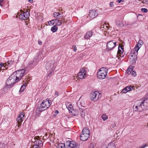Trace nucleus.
<instances>
[{"label":"nucleus","mask_w":148,"mask_h":148,"mask_svg":"<svg viewBox=\"0 0 148 148\" xmlns=\"http://www.w3.org/2000/svg\"><path fill=\"white\" fill-rule=\"evenodd\" d=\"M148 107V98L143 100L138 101L134 106V111H142Z\"/></svg>","instance_id":"obj_1"},{"label":"nucleus","mask_w":148,"mask_h":148,"mask_svg":"<svg viewBox=\"0 0 148 148\" xmlns=\"http://www.w3.org/2000/svg\"><path fill=\"white\" fill-rule=\"evenodd\" d=\"M51 101L48 99H46L43 101L40 104L39 107L36 108V112L38 114L43 111L47 109L51 104Z\"/></svg>","instance_id":"obj_2"},{"label":"nucleus","mask_w":148,"mask_h":148,"mask_svg":"<svg viewBox=\"0 0 148 148\" xmlns=\"http://www.w3.org/2000/svg\"><path fill=\"white\" fill-rule=\"evenodd\" d=\"M44 52L40 51L37 54L36 56L34 59L33 62H31L28 64V66L30 67H32L35 66L37 63L41 60L43 57V54Z\"/></svg>","instance_id":"obj_3"},{"label":"nucleus","mask_w":148,"mask_h":148,"mask_svg":"<svg viewBox=\"0 0 148 148\" xmlns=\"http://www.w3.org/2000/svg\"><path fill=\"white\" fill-rule=\"evenodd\" d=\"M56 66V65L53 60H50L46 63L45 66V68L47 71L49 73L48 74L50 75L52 73Z\"/></svg>","instance_id":"obj_4"},{"label":"nucleus","mask_w":148,"mask_h":148,"mask_svg":"<svg viewBox=\"0 0 148 148\" xmlns=\"http://www.w3.org/2000/svg\"><path fill=\"white\" fill-rule=\"evenodd\" d=\"M90 132L87 127H84L82 130L80 136V139L82 141H85L89 137Z\"/></svg>","instance_id":"obj_5"},{"label":"nucleus","mask_w":148,"mask_h":148,"mask_svg":"<svg viewBox=\"0 0 148 148\" xmlns=\"http://www.w3.org/2000/svg\"><path fill=\"white\" fill-rule=\"evenodd\" d=\"M39 138V136H36L34 137V145L28 148H40L42 145V141Z\"/></svg>","instance_id":"obj_6"},{"label":"nucleus","mask_w":148,"mask_h":148,"mask_svg":"<svg viewBox=\"0 0 148 148\" xmlns=\"http://www.w3.org/2000/svg\"><path fill=\"white\" fill-rule=\"evenodd\" d=\"M108 69L105 67L101 68L97 72V76L100 79H103L106 77L107 74Z\"/></svg>","instance_id":"obj_7"},{"label":"nucleus","mask_w":148,"mask_h":148,"mask_svg":"<svg viewBox=\"0 0 148 148\" xmlns=\"http://www.w3.org/2000/svg\"><path fill=\"white\" fill-rule=\"evenodd\" d=\"M101 97L100 93L98 91L92 92L90 96V100L94 101H97Z\"/></svg>","instance_id":"obj_8"},{"label":"nucleus","mask_w":148,"mask_h":148,"mask_svg":"<svg viewBox=\"0 0 148 148\" xmlns=\"http://www.w3.org/2000/svg\"><path fill=\"white\" fill-rule=\"evenodd\" d=\"M15 73H13L7 79L6 83L7 85L9 86V87H11L15 83Z\"/></svg>","instance_id":"obj_9"},{"label":"nucleus","mask_w":148,"mask_h":148,"mask_svg":"<svg viewBox=\"0 0 148 148\" xmlns=\"http://www.w3.org/2000/svg\"><path fill=\"white\" fill-rule=\"evenodd\" d=\"M101 9L98 8L95 10H91L89 11V15L91 18H93L96 17L98 14L99 13H101Z\"/></svg>","instance_id":"obj_10"},{"label":"nucleus","mask_w":148,"mask_h":148,"mask_svg":"<svg viewBox=\"0 0 148 148\" xmlns=\"http://www.w3.org/2000/svg\"><path fill=\"white\" fill-rule=\"evenodd\" d=\"M77 76L80 79H84L86 77V71L84 68H82L80 69Z\"/></svg>","instance_id":"obj_11"},{"label":"nucleus","mask_w":148,"mask_h":148,"mask_svg":"<svg viewBox=\"0 0 148 148\" xmlns=\"http://www.w3.org/2000/svg\"><path fill=\"white\" fill-rule=\"evenodd\" d=\"M29 16V13L28 11H26L19 15L20 19L23 20L27 19Z\"/></svg>","instance_id":"obj_12"},{"label":"nucleus","mask_w":148,"mask_h":148,"mask_svg":"<svg viewBox=\"0 0 148 148\" xmlns=\"http://www.w3.org/2000/svg\"><path fill=\"white\" fill-rule=\"evenodd\" d=\"M66 148H75L76 144L73 141H69L66 143Z\"/></svg>","instance_id":"obj_13"},{"label":"nucleus","mask_w":148,"mask_h":148,"mask_svg":"<svg viewBox=\"0 0 148 148\" xmlns=\"http://www.w3.org/2000/svg\"><path fill=\"white\" fill-rule=\"evenodd\" d=\"M116 44V42H114L112 41H110L107 43V48L109 50L112 49L115 46Z\"/></svg>","instance_id":"obj_14"},{"label":"nucleus","mask_w":148,"mask_h":148,"mask_svg":"<svg viewBox=\"0 0 148 148\" xmlns=\"http://www.w3.org/2000/svg\"><path fill=\"white\" fill-rule=\"evenodd\" d=\"M143 44V42L142 40L139 39L137 44L136 45L135 48V51H138L139 49Z\"/></svg>","instance_id":"obj_15"},{"label":"nucleus","mask_w":148,"mask_h":148,"mask_svg":"<svg viewBox=\"0 0 148 148\" xmlns=\"http://www.w3.org/2000/svg\"><path fill=\"white\" fill-rule=\"evenodd\" d=\"M25 72V71L24 69H21L17 71L16 73H15V75H16V76L20 78V79H21V78L24 75V74Z\"/></svg>","instance_id":"obj_16"},{"label":"nucleus","mask_w":148,"mask_h":148,"mask_svg":"<svg viewBox=\"0 0 148 148\" xmlns=\"http://www.w3.org/2000/svg\"><path fill=\"white\" fill-rule=\"evenodd\" d=\"M11 87H9V86L6 85L3 88L0 90V92L2 94H4L5 93L7 92L9 89Z\"/></svg>","instance_id":"obj_17"},{"label":"nucleus","mask_w":148,"mask_h":148,"mask_svg":"<svg viewBox=\"0 0 148 148\" xmlns=\"http://www.w3.org/2000/svg\"><path fill=\"white\" fill-rule=\"evenodd\" d=\"M133 69L132 68H131L130 67V66H129L128 69L127 71V73L129 74H131L133 76H135L136 75V73L134 71H132Z\"/></svg>","instance_id":"obj_18"},{"label":"nucleus","mask_w":148,"mask_h":148,"mask_svg":"<svg viewBox=\"0 0 148 148\" xmlns=\"http://www.w3.org/2000/svg\"><path fill=\"white\" fill-rule=\"evenodd\" d=\"M138 53V51H132L130 53L129 56V57L130 58H134L135 57H137V55Z\"/></svg>","instance_id":"obj_19"},{"label":"nucleus","mask_w":148,"mask_h":148,"mask_svg":"<svg viewBox=\"0 0 148 148\" xmlns=\"http://www.w3.org/2000/svg\"><path fill=\"white\" fill-rule=\"evenodd\" d=\"M16 120L17 122L18 125H16V127L18 128L21 125V122L23 121V119L18 116Z\"/></svg>","instance_id":"obj_20"},{"label":"nucleus","mask_w":148,"mask_h":148,"mask_svg":"<svg viewBox=\"0 0 148 148\" xmlns=\"http://www.w3.org/2000/svg\"><path fill=\"white\" fill-rule=\"evenodd\" d=\"M123 50H119L117 52V54L116 56V58H118V60H120V58L119 57H123L124 56V55L121 56L122 54L123 53Z\"/></svg>","instance_id":"obj_21"},{"label":"nucleus","mask_w":148,"mask_h":148,"mask_svg":"<svg viewBox=\"0 0 148 148\" xmlns=\"http://www.w3.org/2000/svg\"><path fill=\"white\" fill-rule=\"evenodd\" d=\"M92 36V32L90 31L87 32L84 38L86 39H89Z\"/></svg>","instance_id":"obj_22"},{"label":"nucleus","mask_w":148,"mask_h":148,"mask_svg":"<svg viewBox=\"0 0 148 148\" xmlns=\"http://www.w3.org/2000/svg\"><path fill=\"white\" fill-rule=\"evenodd\" d=\"M115 142H111L110 143L106 148H116Z\"/></svg>","instance_id":"obj_23"},{"label":"nucleus","mask_w":148,"mask_h":148,"mask_svg":"<svg viewBox=\"0 0 148 148\" xmlns=\"http://www.w3.org/2000/svg\"><path fill=\"white\" fill-rule=\"evenodd\" d=\"M100 28L101 30H107L109 28L108 26L107 25V24L106 23L101 25L100 27Z\"/></svg>","instance_id":"obj_24"},{"label":"nucleus","mask_w":148,"mask_h":148,"mask_svg":"<svg viewBox=\"0 0 148 148\" xmlns=\"http://www.w3.org/2000/svg\"><path fill=\"white\" fill-rule=\"evenodd\" d=\"M137 57L136 56L134 58H130V60L131 63L132 64H134L136 63V60H137Z\"/></svg>","instance_id":"obj_25"},{"label":"nucleus","mask_w":148,"mask_h":148,"mask_svg":"<svg viewBox=\"0 0 148 148\" xmlns=\"http://www.w3.org/2000/svg\"><path fill=\"white\" fill-rule=\"evenodd\" d=\"M54 25L56 26H60L62 24V22L59 20L57 19L54 20Z\"/></svg>","instance_id":"obj_26"},{"label":"nucleus","mask_w":148,"mask_h":148,"mask_svg":"<svg viewBox=\"0 0 148 148\" xmlns=\"http://www.w3.org/2000/svg\"><path fill=\"white\" fill-rule=\"evenodd\" d=\"M116 25L118 27H122L124 26L123 23L119 21H117L116 22Z\"/></svg>","instance_id":"obj_27"},{"label":"nucleus","mask_w":148,"mask_h":148,"mask_svg":"<svg viewBox=\"0 0 148 148\" xmlns=\"http://www.w3.org/2000/svg\"><path fill=\"white\" fill-rule=\"evenodd\" d=\"M70 113L71 114L74 116H75L76 115H77L78 114L79 112L77 110H76L75 109H73Z\"/></svg>","instance_id":"obj_28"},{"label":"nucleus","mask_w":148,"mask_h":148,"mask_svg":"<svg viewBox=\"0 0 148 148\" xmlns=\"http://www.w3.org/2000/svg\"><path fill=\"white\" fill-rule=\"evenodd\" d=\"M66 107L68 110L70 112L73 109L72 105L70 104H69V105H68V104H67Z\"/></svg>","instance_id":"obj_29"},{"label":"nucleus","mask_w":148,"mask_h":148,"mask_svg":"<svg viewBox=\"0 0 148 148\" xmlns=\"http://www.w3.org/2000/svg\"><path fill=\"white\" fill-rule=\"evenodd\" d=\"M56 148H65V145L64 144L59 143L56 146Z\"/></svg>","instance_id":"obj_30"},{"label":"nucleus","mask_w":148,"mask_h":148,"mask_svg":"<svg viewBox=\"0 0 148 148\" xmlns=\"http://www.w3.org/2000/svg\"><path fill=\"white\" fill-rule=\"evenodd\" d=\"M27 85V84L25 83L24 85L22 86L19 90V92H22L24 91V90L25 88V87Z\"/></svg>","instance_id":"obj_31"},{"label":"nucleus","mask_w":148,"mask_h":148,"mask_svg":"<svg viewBox=\"0 0 148 148\" xmlns=\"http://www.w3.org/2000/svg\"><path fill=\"white\" fill-rule=\"evenodd\" d=\"M103 121H105L108 119V116L106 114H103L101 116Z\"/></svg>","instance_id":"obj_32"},{"label":"nucleus","mask_w":148,"mask_h":148,"mask_svg":"<svg viewBox=\"0 0 148 148\" xmlns=\"http://www.w3.org/2000/svg\"><path fill=\"white\" fill-rule=\"evenodd\" d=\"M58 28L55 25H54V26H53L51 29V30L53 32H56Z\"/></svg>","instance_id":"obj_33"},{"label":"nucleus","mask_w":148,"mask_h":148,"mask_svg":"<svg viewBox=\"0 0 148 148\" xmlns=\"http://www.w3.org/2000/svg\"><path fill=\"white\" fill-rule=\"evenodd\" d=\"M53 16L56 18H60V17H62L61 16H58L57 12H55L53 14Z\"/></svg>","instance_id":"obj_34"},{"label":"nucleus","mask_w":148,"mask_h":148,"mask_svg":"<svg viewBox=\"0 0 148 148\" xmlns=\"http://www.w3.org/2000/svg\"><path fill=\"white\" fill-rule=\"evenodd\" d=\"M13 63V61L12 60H10L8 61L6 63V65L10 66Z\"/></svg>","instance_id":"obj_35"},{"label":"nucleus","mask_w":148,"mask_h":148,"mask_svg":"<svg viewBox=\"0 0 148 148\" xmlns=\"http://www.w3.org/2000/svg\"><path fill=\"white\" fill-rule=\"evenodd\" d=\"M48 24L49 25H53L55 24L54 20H52L48 22Z\"/></svg>","instance_id":"obj_36"},{"label":"nucleus","mask_w":148,"mask_h":148,"mask_svg":"<svg viewBox=\"0 0 148 148\" xmlns=\"http://www.w3.org/2000/svg\"><path fill=\"white\" fill-rule=\"evenodd\" d=\"M20 78L19 77H18V76H15V83H16L18 82L19 81L21 80Z\"/></svg>","instance_id":"obj_37"},{"label":"nucleus","mask_w":148,"mask_h":148,"mask_svg":"<svg viewBox=\"0 0 148 148\" xmlns=\"http://www.w3.org/2000/svg\"><path fill=\"white\" fill-rule=\"evenodd\" d=\"M122 91L123 93H125L129 91L127 87H125L123 89Z\"/></svg>","instance_id":"obj_38"},{"label":"nucleus","mask_w":148,"mask_h":148,"mask_svg":"<svg viewBox=\"0 0 148 148\" xmlns=\"http://www.w3.org/2000/svg\"><path fill=\"white\" fill-rule=\"evenodd\" d=\"M24 113L23 112H21L20 114L18 116L23 119V118L24 117Z\"/></svg>","instance_id":"obj_39"},{"label":"nucleus","mask_w":148,"mask_h":148,"mask_svg":"<svg viewBox=\"0 0 148 148\" xmlns=\"http://www.w3.org/2000/svg\"><path fill=\"white\" fill-rule=\"evenodd\" d=\"M80 104H81V103L79 101H78L77 102V105L78 106V108L79 109L80 108V109H82L81 108L82 107V106L81 105H80Z\"/></svg>","instance_id":"obj_40"},{"label":"nucleus","mask_w":148,"mask_h":148,"mask_svg":"<svg viewBox=\"0 0 148 148\" xmlns=\"http://www.w3.org/2000/svg\"><path fill=\"white\" fill-rule=\"evenodd\" d=\"M126 87L127 88L129 91L131 90H132V89L133 88V87L131 86H127Z\"/></svg>","instance_id":"obj_41"},{"label":"nucleus","mask_w":148,"mask_h":148,"mask_svg":"<svg viewBox=\"0 0 148 148\" xmlns=\"http://www.w3.org/2000/svg\"><path fill=\"white\" fill-rule=\"evenodd\" d=\"M147 145L145 143L143 144L139 148H145V147H147Z\"/></svg>","instance_id":"obj_42"},{"label":"nucleus","mask_w":148,"mask_h":148,"mask_svg":"<svg viewBox=\"0 0 148 148\" xmlns=\"http://www.w3.org/2000/svg\"><path fill=\"white\" fill-rule=\"evenodd\" d=\"M142 11H143L144 12L146 13L147 12V9L145 8H142L141 9Z\"/></svg>","instance_id":"obj_43"},{"label":"nucleus","mask_w":148,"mask_h":148,"mask_svg":"<svg viewBox=\"0 0 148 148\" xmlns=\"http://www.w3.org/2000/svg\"><path fill=\"white\" fill-rule=\"evenodd\" d=\"M47 134L46 133H45V136H44L43 137V140H46L47 138Z\"/></svg>","instance_id":"obj_44"},{"label":"nucleus","mask_w":148,"mask_h":148,"mask_svg":"<svg viewBox=\"0 0 148 148\" xmlns=\"http://www.w3.org/2000/svg\"><path fill=\"white\" fill-rule=\"evenodd\" d=\"M3 67V69H4V68L5 67V66H4V64L3 63H1V64H0V69H1V68H2Z\"/></svg>","instance_id":"obj_45"},{"label":"nucleus","mask_w":148,"mask_h":148,"mask_svg":"<svg viewBox=\"0 0 148 148\" xmlns=\"http://www.w3.org/2000/svg\"><path fill=\"white\" fill-rule=\"evenodd\" d=\"M89 148H94V145L93 144H90V145L89 147Z\"/></svg>","instance_id":"obj_46"},{"label":"nucleus","mask_w":148,"mask_h":148,"mask_svg":"<svg viewBox=\"0 0 148 148\" xmlns=\"http://www.w3.org/2000/svg\"><path fill=\"white\" fill-rule=\"evenodd\" d=\"M110 7H112L114 6L113 3L112 2H110L109 4Z\"/></svg>","instance_id":"obj_47"},{"label":"nucleus","mask_w":148,"mask_h":148,"mask_svg":"<svg viewBox=\"0 0 148 148\" xmlns=\"http://www.w3.org/2000/svg\"><path fill=\"white\" fill-rule=\"evenodd\" d=\"M4 2V0H0V5L1 6H3V4H2V3Z\"/></svg>","instance_id":"obj_48"},{"label":"nucleus","mask_w":148,"mask_h":148,"mask_svg":"<svg viewBox=\"0 0 148 148\" xmlns=\"http://www.w3.org/2000/svg\"><path fill=\"white\" fill-rule=\"evenodd\" d=\"M72 47H74V49L73 50V51H76L77 50V47H76V46H75V45H73L72 46Z\"/></svg>","instance_id":"obj_49"},{"label":"nucleus","mask_w":148,"mask_h":148,"mask_svg":"<svg viewBox=\"0 0 148 148\" xmlns=\"http://www.w3.org/2000/svg\"><path fill=\"white\" fill-rule=\"evenodd\" d=\"M123 46H119L118 47V50H123Z\"/></svg>","instance_id":"obj_50"},{"label":"nucleus","mask_w":148,"mask_h":148,"mask_svg":"<svg viewBox=\"0 0 148 148\" xmlns=\"http://www.w3.org/2000/svg\"><path fill=\"white\" fill-rule=\"evenodd\" d=\"M59 93L57 91H56L55 92V96L57 97Z\"/></svg>","instance_id":"obj_51"},{"label":"nucleus","mask_w":148,"mask_h":148,"mask_svg":"<svg viewBox=\"0 0 148 148\" xmlns=\"http://www.w3.org/2000/svg\"><path fill=\"white\" fill-rule=\"evenodd\" d=\"M117 0V1L119 3H120L121 2H123L124 1V0Z\"/></svg>","instance_id":"obj_52"},{"label":"nucleus","mask_w":148,"mask_h":148,"mask_svg":"<svg viewBox=\"0 0 148 148\" xmlns=\"http://www.w3.org/2000/svg\"><path fill=\"white\" fill-rule=\"evenodd\" d=\"M143 1L144 3H146V4L148 3V0H144Z\"/></svg>","instance_id":"obj_53"},{"label":"nucleus","mask_w":148,"mask_h":148,"mask_svg":"<svg viewBox=\"0 0 148 148\" xmlns=\"http://www.w3.org/2000/svg\"><path fill=\"white\" fill-rule=\"evenodd\" d=\"M38 44L39 45H41L42 44V42L41 41L38 40Z\"/></svg>","instance_id":"obj_54"},{"label":"nucleus","mask_w":148,"mask_h":148,"mask_svg":"<svg viewBox=\"0 0 148 148\" xmlns=\"http://www.w3.org/2000/svg\"><path fill=\"white\" fill-rule=\"evenodd\" d=\"M116 126V124L115 123H114L112 125V127H115Z\"/></svg>","instance_id":"obj_55"},{"label":"nucleus","mask_w":148,"mask_h":148,"mask_svg":"<svg viewBox=\"0 0 148 148\" xmlns=\"http://www.w3.org/2000/svg\"><path fill=\"white\" fill-rule=\"evenodd\" d=\"M59 111L57 110H56L55 111V113H56V114H58L59 113Z\"/></svg>","instance_id":"obj_56"},{"label":"nucleus","mask_w":148,"mask_h":148,"mask_svg":"<svg viewBox=\"0 0 148 148\" xmlns=\"http://www.w3.org/2000/svg\"><path fill=\"white\" fill-rule=\"evenodd\" d=\"M33 0H28V1L30 2H32Z\"/></svg>","instance_id":"obj_57"},{"label":"nucleus","mask_w":148,"mask_h":148,"mask_svg":"<svg viewBox=\"0 0 148 148\" xmlns=\"http://www.w3.org/2000/svg\"><path fill=\"white\" fill-rule=\"evenodd\" d=\"M65 19H63L62 20V22H63V23H64V22H65Z\"/></svg>","instance_id":"obj_58"},{"label":"nucleus","mask_w":148,"mask_h":148,"mask_svg":"<svg viewBox=\"0 0 148 148\" xmlns=\"http://www.w3.org/2000/svg\"><path fill=\"white\" fill-rule=\"evenodd\" d=\"M57 14L58 16H60L61 14L59 12H57Z\"/></svg>","instance_id":"obj_59"},{"label":"nucleus","mask_w":148,"mask_h":148,"mask_svg":"<svg viewBox=\"0 0 148 148\" xmlns=\"http://www.w3.org/2000/svg\"><path fill=\"white\" fill-rule=\"evenodd\" d=\"M42 135H40V136L42 137Z\"/></svg>","instance_id":"obj_60"}]
</instances>
